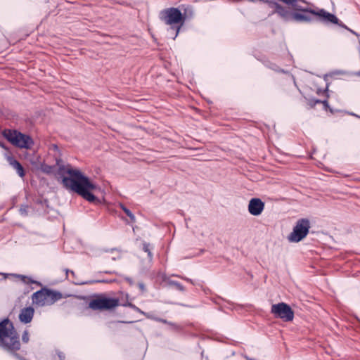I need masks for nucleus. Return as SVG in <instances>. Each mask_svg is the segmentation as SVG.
Segmentation results:
<instances>
[{"label": "nucleus", "mask_w": 360, "mask_h": 360, "mask_svg": "<svg viewBox=\"0 0 360 360\" xmlns=\"http://www.w3.org/2000/svg\"><path fill=\"white\" fill-rule=\"evenodd\" d=\"M120 207L122 209V210L126 213V214L130 217V219L132 220V221H134L135 220V217L134 215L131 213V212L127 209L126 207H124L123 205H120Z\"/></svg>", "instance_id": "nucleus-17"}, {"label": "nucleus", "mask_w": 360, "mask_h": 360, "mask_svg": "<svg viewBox=\"0 0 360 360\" xmlns=\"http://www.w3.org/2000/svg\"><path fill=\"white\" fill-rule=\"evenodd\" d=\"M313 16H314V10L311 8L302 12H294L292 21L308 22L313 20Z\"/></svg>", "instance_id": "nucleus-12"}, {"label": "nucleus", "mask_w": 360, "mask_h": 360, "mask_svg": "<svg viewBox=\"0 0 360 360\" xmlns=\"http://www.w3.org/2000/svg\"><path fill=\"white\" fill-rule=\"evenodd\" d=\"M51 150H53L54 151H58V148L56 145L53 144L51 146Z\"/></svg>", "instance_id": "nucleus-22"}, {"label": "nucleus", "mask_w": 360, "mask_h": 360, "mask_svg": "<svg viewBox=\"0 0 360 360\" xmlns=\"http://www.w3.org/2000/svg\"><path fill=\"white\" fill-rule=\"evenodd\" d=\"M4 137L13 145L20 148H30L33 145L32 138L17 130L6 129L4 131Z\"/></svg>", "instance_id": "nucleus-6"}, {"label": "nucleus", "mask_w": 360, "mask_h": 360, "mask_svg": "<svg viewBox=\"0 0 360 360\" xmlns=\"http://www.w3.org/2000/svg\"><path fill=\"white\" fill-rule=\"evenodd\" d=\"M310 228L309 221L307 219L298 220L292 231L288 236L290 242L297 243L304 239L309 233Z\"/></svg>", "instance_id": "nucleus-8"}, {"label": "nucleus", "mask_w": 360, "mask_h": 360, "mask_svg": "<svg viewBox=\"0 0 360 360\" xmlns=\"http://www.w3.org/2000/svg\"><path fill=\"white\" fill-rule=\"evenodd\" d=\"M274 12L286 22L292 21L294 12L288 7L283 6L276 2L273 3Z\"/></svg>", "instance_id": "nucleus-10"}, {"label": "nucleus", "mask_w": 360, "mask_h": 360, "mask_svg": "<svg viewBox=\"0 0 360 360\" xmlns=\"http://www.w3.org/2000/svg\"><path fill=\"white\" fill-rule=\"evenodd\" d=\"M160 18L166 25L170 26L168 32L172 39H175L185 21V18L180 10L176 8L165 9L160 12Z\"/></svg>", "instance_id": "nucleus-4"}, {"label": "nucleus", "mask_w": 360, "mask_h": 360, "mask_svg": "<svg viewBox=\"0 0 360 360\" xmlns=\"http://www.w3.org/2000/svg\"><path fill=\"white\" fill-rule=\"evenodd\" d=\"M271 313L275 318L284 321H291L294 318V312L289 305L284 302L274 304L271 306Z\"/></svg>", "instance_id": "nucleus-9"}, {"label": "nucleus", "mask_w": 360, "mask_h": 360, "mask_svg": "<svg viewBox=\"0 0 360 360\" xmlns=\"http://www.w3.org/2000/svg\"><path fill=\"white\" fill-rule=\"evenodd\" d=\"M314 16H317L324 22H331L333 24H339L338 18L333 14L326 11L324 9L314 10Z\"/></svg>", "instance_id": "nucleus-13"}, {"label": "nucleus", "mask_w": 360, "mask_h": 360, "mask_svg": "<svg viewBox=\"0 0 360 360\" xmlns=\"http://www.w3.org/2000/svg\"><path fill=\"white\" fill-rule=\"evenodd\" d=\"M34 309L32 307H28L21 309L19 314V319L22 323H30L33 319Z\"/></svg>", "instance_id": "nucleus-14"}, {"label": "nucleus", "mask_w": 360, "mask_h": 360, "mask_svg": "<svg viewBox=\"0 0 360 360\" xmlns=\"http://www.w3.org/2000/svg\"><path fill=\"white\" fill-rule=\"evenodd\" d=\"M9 164L16 171L20 178H23L25 176V171L21 164L12 157L8 158Z\"/></svg>", "instance_id": "nucleus-15"}, {"label": "nucleus", "mask_w": 360, "mask_h": 360, "mask_svg": "<svg viewBox=\"0 0 360 360\" xmlns=\"http://www.w3.org/2000/svg\"><path fill=\"white\" fill-rule=\"evenodd\" d=\"M143 249L145 252L148 253V256L151 257V252L149 250L148 245H144Z\"/></svg>", "instance_id": "nucleus-20"}, {"label": "nucleus", "mask_w": 360, "mask_h": 360, "mask_svg": "<svg viewBox=\"0 0 360 360\" xmlns=\"http://www.w3.org/2000/svg\"><path fill=\"white\" fill-rule=\"evenodd\" d=\"M61 298L60 292L47 288H42L33 293L32 296L33 304L39 307L51 305Z\"/></svg>", "instance_id": "nucleus-5"}, {"label": "nucleus", "mask_w": 360, "mask_h": 360, "mask_svg": "<svg viewBox=\"0 0 360 360\" xmlns=\"http://www.w3.org/2000/svg\"><path fill=\"white\" fill-rule=\"evenodd\" d=\"M64 188L77 193L89 202H94L95 193H101V189L92 181H61Z\"/></svg>", "instance_id": "nucleus-3"}, {"label": "nucleus", "mask_w": 360, "mask_h": 360, "mask_svg": "<svg viewBox=\"0 0 360 360\" xmlns=\"http://www.w3.org/2000/svg\"><path fill=\"white\" fill-rule=\"evenodd\" d=\"M264 209V203L259 198H252L248 204V211L253 216H259Z\"/></svg>", "instance_id": "nucleus-11"}, {"label": "nucleus", "mask_w": 360, "mask_h": 360, "mask_svg": "<svg viewBox=\"0 0 360 360\" xmlns=\"http://www.w3.org/2000/svg\"><path fill=\"white\" fill-rule=\"evenodd\" d=\"M119 302L120 300L117 298L101 295L91 300L89 307L94 310H108L117 307Z\"/></svg>", "instance_id": "nucleus-7"}, {"label": "nucleus", "mask_w": 360, "mask_h": 360, "mask_svg": "<svg viewBox=\"0 0 360 360\" xmlns=\"http://www.w3.org/2000/svg\"><path fill=\"white\" fill-rule=\"evenodd\" d=\"M0 146L3 148H5L4 144L0 142Z\"/></svg>", "instance_id": "nucleus-23"}, {"label": "nucleus", "mask_w": 360, "mask_h": 360, "mask_svg": "<svg viewBox=\"0 0 360 360\" xmlns=\"http://www.w3.org/2000/svg\"><path fill=\"white\" fill-rule=\"evenodd\" d=\"M63 176L62 180H91L86 176L79 169L72 167L70 164H65L63 161L56 157V165L50 166L47 164H41L40 169L46 174H52L56 170Z\"/></svg>", "instance_id": "nucleus-1"}, {"label": "nucleus", "mask_w": 360, "mask_h": 360, "mask_svg": "<svg viewBox=\"0 0 360 360\" xmlns=\"http://www.w3.org/2000/svg\"><path fill=\"white\" fill-rule=\"evenodd\" d=\"M323 103L324 105H327V101H324L323 102Z\"/></svg>", "instance_id": "nucleus-24"}, {"label": "nucleus", "mask_w": 360, "mask_h": 360, "mask_svg": "<svg viewBox=\"0 0 360 360\" xmlns=\"http://www.w3.org/2000/svg\"><path fill=\"white\" fill-rule=\"evenodd\" d=\"M30 340V334L28 330H25L22 335V341L24 343H27Z\"/></svg>", "instance_id": "nucleus-19"}, {"label": "nucleus", "mask_w": 360, "mask_h": 360, "mask_svg": "<svg viewBox=\"0 0 360 360\" xmlns=\"http://www.w3.org/2000/svg\"><path fill=\"white\" fill-rule=\"evenodd\" d=\"M58 356L60 360H63L65 359V354L61 352H58Z\"/></svg>", "instance_id": "nucleus-21"}, {"label": "nucleus", "mask_w": 360, "mask_h": 360, "mask_svg": "<svg viewBox=\"0 0 360 360\" xmlns=\"http://www.w3.org/2000/svg\"><path fill=\"white\" fill-rule=\"evenodd\" d=\"M321 101L319 100L316 101V103H320Z\"/></svg>", "instance_id": "nucleus-25"}, {"label": "nucleus", "mask_w": 360, "mask_h": 360, "mask_svg": "<svg viewBox=\"0 0 360 360\" xmlns=\"http://www.w3.org/2000/svg\"><path fill=\"white\" fill-rule=\"evenodd\" d=\"M30 207L27 205H23L20 209V212L22 216H27L29 213Z\"/></svg>", "instance_id": "nucleus-18"}, {"label": "nucleus", "mask_w": 360, "mask_h": 360, "mask_svg": "<svg viewBox=\"0 0 360 360\" xmlns=\"http://www.w3.org/2000/svg\"><path fill=\"white\" fill-rule=\"evenodd\" d=\"M0 346L11 352H15L20 349L17 333L13 323L8 319L0 323Z\"/></svg>", "instance_id": "nucleus-2"}, {"label": "nucleus", "mask_w": 360, "mask_h": 360, "mask_svg": "<svg viewBox=\"0 0 360 360\" xmlns=\"http://www.w3.org/2000/svg\"><path fill=\"white\" fill-rule=\"evenodd\" d=\"M13 276L19 278L22 283H26V284L35 283V284H37L38 285H41L40 283L35 281L33 279H32L30 277H28L26 276L20 275V274H13Z\"/></svg>", "instance_id": "nucleus-16"}]
</instances>
